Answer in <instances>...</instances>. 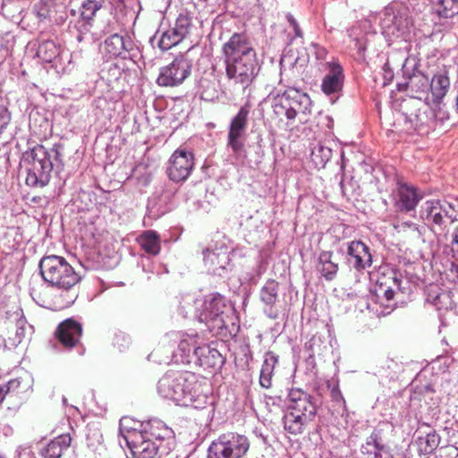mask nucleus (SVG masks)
Wrapping results in <instances>:
<instances>
[{
  "instance_id": "11",
  "label": "nucleus",
  "mask_w": 458,
  "mask_h": 458,
  "mask_svg": "<svg viewBox=\"0 0 458 458\" xmlns=\"http://www.w3.org/2000/svg\"><path fill=\"white\" fill-rule=\"evenodd\" d=\"M191 70L192 61L180 55L172 63L160 68L156 82L160 87H177L191 75Z\"/></svg>"
},
{
  "instance_id": "21",
  "label": "nucleus",
  "mask_w": 458,
  "mask_h": 458,
  "mask_svg": "<svg viewBox=\"0 0 458 458\" xmlns=\"http://www.w3.org/2000/svg\"><path fill=\"white\" fill-rule=\"evenodd\" d=\"M133 49V42L129 37H123L114 33L108 37L104 42V51L108 58H126L127 55Z\"/></svg>"
},
{
  "instance_id": "41",
  "label": "nucleus",
  "mask_w": 458,
  "mask_h": 458,
  "mask_svg": "<svg viewBox=\"0 0 458 458\" xmlns=\"http://www.w3.org/2000/svg\"><path fill=\"white\" fill-rule=\"evenodd\" d=\"M191 26V17L188 13H182L177 17L173 28L176 30L184 39L189 35Z\"/></svg>"
},
{
  "instance_id": "19",
  "label": "nucleus",
  "mask_w": 458,
  "mask_h": 458,
  "mask_svg": "<svg viewBox=\"0 0 458 458\" xmlns=\"http://www.w3.org/2000/svg\"><path fill=\"white\" fill-rule=\"evenodd\" d=\"M421 199L422 195L417 188L406 183H398L394 207L399 211L410 212L415 209Z\"/></svg>"
},
{
  "instance_id": "34",
  "label": "nucleus",
  "mask_w": 458,
  "mask_h": 458,
  "mask_svg": "<svg viewBox=\"0 0 458 458\" xmlns=\"http://www.w3.org/2000/svg\"><path fill=\"white\" fill-rule=\"evenodd\" d=\"M13 315L15 320V333L14 336L10 339L13 341V345H18L22 342L25 336L30 333L32 327L28 325V322L23 316L22 310L18 309Z\"/></svg>"
},
{
  "instance_id": "16",
  "label": "nucleus",
  "mask_w": 458,
  "mask_h": 458,
  "mask_svg": "<svg viewBox=\"0 0 458 458\" xmlns=\"http://www.w3.org/2000/svg\"><path fill=\"white\" fill-rule=\"evenodd\" d=\"M372 255L369 248L361 241L348 242L346 252L347 264L358 272H362L372 265Z\"/></svg>"
},
{
  "instance_id": "12",
  "label": "nucleus",
  "mask_w": 458,
  "mask_h": 458,
  "mask_svg": "<svg viewBox=\"0 0 458 458\" xmlns=\"http://www.w3.org/2000/svg\"><path fill=\"white\" fill-rule=\"evenodd\" d=\"M402 71L406 81L404 83H399L398 89L400 90L409 89L412 97L418 99H421L423 96L427 95L425 99L429 101L428 94L429 80L423 72L417 69L415 60L406 59Z\"/></svg>"
},
{
  "instance_id": "1",
  "label": "nucleus",
  "mask_w": 458,
  "mask_h": 458,
  "mask_svg": "<svg viewBox=\"0 0 458 458\" xmlns=\"http://www.w3.org/2000/svg\"><path fill=\"white\" fill-rule=\"evenodd\" d=\"M131 420H120V432L134 458H156L169 454L174 432L160 420H151L131 427Z\"/></svg>"
},
{
  "instance_id": "53",
  "label": "nucleus",
  "mask_w": 458,
  "mask_h": 458,
  "mask_svg": "<svg viewBox=\"0 0 458 458\" xmlns=\"http://www.w3.org/2000/svg\"><path fill=\"white\" fill-rule=\"evenodd\" d=\"M293 30L294 31L295 37H298V38L302 37V31H301L299 24H297L296 27H293Z\"/></svg>"
},
{
  "instance_id": "6",
  "label": "nucleus",
  "mask_w": 458,
  "mask_h": 458,
  "mask_svg": "<svg viewBox=\"0 0 458 458\" xmlns=\"http://www.w3.org/2000/svg\"><path fill=\"white\" fill-rule=\"evenodd\" d=\"M194 316L201 323H205L208 330L214 335H224L228 328L232 317L225 312V298L216 293L205 300H196Z\"/></svg>"
},
{
  "instance_id": "45",
  "label": "nucleus",
  "mask_w": 458,
  "mask_h": 458,
  "mask_svg": "<svg viewBox=\"0 0 458 458\" xmlns=\"http://www.w3.org/2000/svg\"><path fill=\"white\" fill-rule=\"evenodd\" d=\"M21 386V381L19 379H11L6 384L0 386V388H3L4 394L13 393L16 391Z\"/></svg>"
},
{
  "instance_id": "13",
  "label": "nucleus",
  "mask_w": 458,
  "mask_h": 458,
  "mask_svg": "<svg viewBox=\"0 0 458 458\" xmlns=\"http://www.w3.org/2000/svg\"><path fill=\"white\" fill-rule=\"evenodd\" d=\"M166 339L178 344V352L174 354V359L175 362L181 363H191L196 347L203 344L197 333L171 332L166 335Z\"/></svg>"
},
{
  "instance_id": "42",
  "label": "nucleus",
  "mask_w": 458,
  "mask_h": 458,
  "mask_svg": "<svg viewBox=\"0 0 458 458\" xmlns=\"http://www.w3.org/2000/svg\"><path fill=\"white\" fill-rule=\"evenodd\" d=\"M131 344V339L128 334L122 331H118L114 334L113 345L117 348L119 352L127 350Z\"/></svg>"
},
{
  "instance_id": "18",
  "label": "nucleus",
  "mask_w": 458,
  "mask_h": 458,
  "mask_svg": "<svg viewBox=\"0 0 458 458\" xmlns=\"http://www.w3.org/2000/svg\"><path fill=\"white\" fill-rule=\"evenodd\" d=\"M81 335L82 327L73 318L61 322L55 330L56 338L67 349L74 347L79 343Z\"/></svg>"
},
{
  "instance_id": "2",
  "label": "nucleus",
  "mask_w": 458,
  "mask_h": 458,
  "mask_svg": "<svg viewBox=\"0 0 458 458\" xmlns=\"http://www.w3.org/2000/svg\"><path fill=\"white\" fill-rule=\"evenodd\" d=\"M225 74L229 81L247 89L258 76L260 65L250 38L233 33L222 47Z\"/></svg>"
},
{
  "instance_id": "26",
  "label": "nucleus",
  "mask_w": 458,
  "mask_h": 458,
  "mask_svg": "<svg viewBox=\"0 0 458 458\" xmlns=\"http://www.w3.org/2000/svg\"><path fill=\"white\" fill-rule=\"evenodd\" d=\"M288 98L293 111V120L298 114L310 113L311 100L308 94L298 90L295 88L288 89Z\"/></svg>"
},
{
  "instance_id": "14",
  "label": "nucleus",
  "mask_w": 458,
  "mask_h": 458,
  "mask_svg": "<svg viewBox=\"0 0 458 458\" xmlns=\"http://www.w3.org/2000/svg\"><path fill=\"white\" fill-rule=\"evenodd\" d=\"M231 249L224 240L212 242L203 250V261L205 266L214 274L220 275L230 263Z\"/></svg>"
},
{
  "instance_id": "47",
  "label": "nucleus",
  "mask_w": 458,
  "mask_h": 458,
  "mask_svg": "<svg viewBox=\"0 0 458 458\" xmlns=\"http://www.w3.org/2000/svg\"><path fill=\"white\" fill-rule=\"evenodd\" d=\"M383 77H384V85H387L394 79V72L389 67V64L386 63L383 66Z\"/></svg>"
},
{
  "instance_id": "29",
  "label": "nucleus",
  "mask_w": 458,
  "mask_h": 458,
  "mask_svg": "<svg viewBox=\"0 0 458 458\" xmlns=\"http://www.w3.org/2000/svg\"><path fill=\"white\" fill-rule=\"evenodd\" d=\"M277 362L278 356L276 353L271 351L265 353L259 374V385L261 387L268 389L272 386V377Z\"/></svg>"
},
{
  "instance_id": "51",
  "label": "nucleus",
  "mask_w": 458,
  "mask_h": 458,
  "mask_svg": "<svg viewBox=\"0 0 458 458\" xmlns=\"http://www.w3.org/2000/svg\"><path fill=\"white\" fill-rule=\"evenodd\" d=\"M394 295V292L391 288H387L384 290V296L387 301L393 300Z\"/></svg>"
},
{
  "instance_id": "38",
  "label": "nucleus",
  "mask_w": 458,
  "mask_h": 458,
  "mask_svg": "<svg viewBox=\"0 0 458 458\" xmlns=\"http://www.w3.org/2000/svg\"><path fill=\"white\" fill-rule=\"evenodd\" d=\"M440 437L436 431L428 433L425 437H419L420 452L424 454H431L439 445Z\"/></svg>"
},
{
  "instance_id": "57",
  "label": "nucleus",
  "mask_w": 458,
  "mask_h": 458,
  "mask_svg": "<svg viewBox=\"0 0 458 458\" xmlns=\"http://www.w3.org/2000/svg\"><path fill=\"white\" fill-rule=\"evenodd\" d=\"M114 2H123V0H113Z\"/></svg>"
},
{
  "instance_id": "22",
  "label": "nucleus",
  "mask_w": 458,
  "mask_h": 458,
  "mask_svg": "<svg viewBox=\"0 0 458 458\" xmlns=\"http://www.w3.org/2000/svg\"><path fill=\"white\" fill-rule=\"evenodd\" d=\"M193 356L196 358L195 363H198L204 369H220L225 363V358L215 348L206 345L196 347Z\"/></svg>"
},
{
  "instance_id": "20",
  "label": "nucleus",
  "mask_w": 458,
  "mask_h": 458,
  "mask_svg": "<svg viewBox=\"0 0 458 458\" xmlns=\"http://www.w3.org/2000/svg\"><path fill=\"white\" fill-rule=\"evenodd\" d=\"M279 284L273 279L267 280L259 292V298L264 304V313L271 319H276L279 312L276 308L278 297Z\"/></svg>"
},
{
  "instance_id": "44",
  "label": "nucleus",
  "mask_w": 458,
  "mask_h": 458,
  "mask_svg": "<svg viewBox=\"0 0 458 458\" xmlns=\"http://www.w3.org/2000/svg\"><path fill=\"white\" fill-rule=\"evenodd\" d=\"M431 302L437 310H447L451 308L450 295L445 292L436 294Z\"/></svg>"
},
{
  "instance_id": "46",
  "label": "nucleus",
  "mask_w": 458,
  "mask_h": 458,
  "mask_svg": "<svg viewBox=\"0 0 458 458\" xmlns=\"http://www.w3.org/2000/svg\"><path fill=\"white\" fill-rule=\"evenodd\" d=\"M394 228L400 232H405L411 230V232H418V225L412 222H402L394 225Z\"/></svg>"
},
{
  "instance_id": "50",
  "label": "nucleus",
  "mask_w": 458,
  "mask_h": 458,
  "mask_svg": "<svg viewBox=\"0 0 458 458\" xmlns=\"http://www.w3.org/2000/svg\"><path fill=\"white\" fill-rule=\"evenodd\" d=\"M450 274L454 276V280L458 283V265L453 263L450 267Z\"/></svg>"
},
{
  "instance_id": "10",
  "label": "nucleus",
  "mask_w": 458,
  "mask_h": 458,
  "mask_svg": "<svg viewBox=\"0 0 458 458\" xmlns=\"http://www.w3.org/2000/svg\"><path fill=\"white\" fill-rule=\"evenodd\" d=\"M382 33L390 39L405 37L411 25L406 11L398 10L394 5L386 6L380 20Z\"/></svg>"
},
{
  "instance_id": "7",
  "label": "nucleus",
  "mask_w": 458,
  "mask_h": 458,
  "mask_svg": "<svg viewBox=\"0 0 458 458\" xmlns=\"http://www.w3.org/2000/svg\"><path fill=\"white\" fill-rule=\"evenodd\" d=\"M250 446V440L245 435L225 432L211 442L207 458H242Z\"/></svg>"
},
{
  "instance_id": "52",
  "label": "nucleus",
  "mask_w": 458,
  "mask_h": 458,
  "mask_svg": "<svg viewBox=\"0 0 458 458\" xmlns=\"http://www.w3.org/2000/svg\"><path fill=\"white\" fill-rule=\"evenodd\" d=\"M286 20L292 27H296V25L298 24L297 21L294 19V17L291 13H288L286 15Z\"/></svg>"
},
{
  "instance_id": "27",
  "label": "nucleus",
  "mask_w": 458,
  "mask_h": 458,
  "mask_svg": "<svg viewBox=\"0 0 458 458\" xmlns=\"http://www.w3.org/2000/svg\"><path fill=\"white\" fill-rule=\"evenodd\" d=\"M71 441L70 435H60L42 448L40 454L44 458H60L63 453L69 448Z\"/></svg>"
},
{
  "instance_id": "55",
  "label": "nucleus",
  "mask_w": 458,
  "mask_h": 458,
  "mask_svg": "<svg viewBox=\"0 0 458 458\" xmlns=\"http://www.w3.org/2000/svg\"><path fill=\"white\" fill-rule=\"evenodd\" d=\"M3 391H4L3 388H0V403L3 402V400L5 397V394Z\"/></svg>"
},
{
  "instance_id": "40",
  "label": "nucleus",
  "mask_w": 458,
  "mask_h": 458,
  "mask_svg": "<svg viewBox=\"0 0 458 458\" xmlns=\"http://www.w3.org/2000/svg\"><path fill=\"white\" fill-rule=\"evenodd\" d=\"M72 18L71 23H74V28L78 32L76 38L79 42H81L85 38V36L90 32L94 20H86L79 16Z\"/></svg>"
},
{
  "instance_id": "43",
  "label": "nucleus",
  "mask_w": 458,
  "mask_h": 458,
  "mask_svg": "<svg viewBox=\"0 0 458 458\" xmlns=\"http://www.w3.org/2000/svg\"><path fill=\"white\" fill-rule=\"evenodd\" d=\"M34 10L40 19H47L51 16L52 4L48 0H40L34 5Z\"/></svg>"
},
{
  "instance_id": "17",
  "label": "nucleus",
  "mask_w": 458,
  "mask_h": 458,
  "mask_svg": "<svg viewBox=\"0 0 458 458\" xmlns=\"http://www.w3.org/2000/svg\"><path fill=\"white\" fill-rule=\"evenodd\" d=\"M287 410L296 413H303L315 418L318 411V404L315 398L300 388H293L288 393Z\"/></svg>"
},
{
  "instance_id": "48",
  "label": "nucleus",
  "mask_w": 458,
  "mask_h": 458,
  "mask_svg": "<svg viewBox=\"0 0 458 458\" xmlns=\"http://www.w3.org/2000/svg\"><path fill=\"white\" fill-rule=\"evenodd\" d=\"M451 251L454 256L458 255V226L452 233Z\"/></svg>"
},
{
  "instance_id": "32",
  "label": "nucleus",
  "mask_w": 458,
  "mask_h": 458,
  "mask_svg": "<svg viewBox=\"0 0 458 458\" xmlns=\"http://www.w3.org/2000/svg\"><path fill=\"white\" fill-rule=\"evenodd\" d=\"M137 242L149 255L156 256L160 252V238L156 231L148 230L143 232L137 237Z\"/></svg>"
},
{
  "instance_id": "31",
  "label": "nucleus",
  "mask_w": 458,
  "mask_h": 458,
  "mask_svg": "<svg viewBox=\"0 0 458 458\" xmlns=\"http://www.w3.org/2000/svg\"><path fill=\"white\" fill-rule=\"evenodd\" d=\"M360 450L363 454H373V458H394L390 449L378 442V436L375 433L370 435Z\"/></svg>"
},
{
  "instance_id": "9",
  "label": "nucleus",
  "mask_w": 458,
  "mask_h": 458,
  "mask_svg": "<svg viewBox=\"0 0 458 458\" xmlns=\"http://www.w3.org/2000/svg\"><path fill=\"white\" fill-rule=\"evenodd\" d=\"M250 106H242L238 113L232 118L228 134L227 148L231 149L234 157L239 158L245 153V132L248 126Z\"/></svg>"
},
{
  "instance_id": "33",
  "label": "nucleus",
  "mask_w": 458,
  "mask_h": 458,
  "mask_svg": "<svg viewBox=\"0 0 458 458\" xmlns=\"http://www.w3.org/2000/svg\"><path fill=\"white\" fill-rule=\"evenodd\" d=\"M104 0H83L79 10H70V15L72 17L79 16L86 20H94L97 12L102 8Z\"/></svg>"
},
{
  "instance_id": "4",
  "label": "nucleus",
  "mask_w": 458,
  "mask_h": 458,
  "mask_svg": "<svg viewBox=\"0 0 458 458\" xmlns=\"http://www.w3.org/2000/svg\"><path fill=\"white\" fill-rule=\"evenodd\" d=\"M23 159L29 165L26 184L30 187H45L55 167L58 169L61 165L60 146L55 144L52 148L47 149L42 145H37L23 154Z\"/></svg>"
},
{
  "instance_id": "5",
  "label": "nucleus",
  "mask_w": 458,
  "mask_h": 458,
  "mask_svg": "<svg viewBox=\"0 0 458 458\" xmlns=\"http://www.w3.org/2000/svg\"><path fill=\"white\" fill-rule=\"evenodd\" d=\"M43 280L51 287L63 292H72L81 281L79 273L62 256H44L38 264Z\"/></svg>"
},
{
  "instance_id": "39",
  "label": "nucleus",
  "mask_w": 458,
  "mask_h": 458,
  "mask_svg": "<svg viewBox=\"0 0 458 458\" xmlns=\"http://www.w3.org/2000/svg\"><path fill=\"white\" fill-rule=\"evenodd\" d=\"M37 54L43 61L49 63L59 55V50L54 41L47 40L38 46Z\"/></svg>"
},
{
  "instance_id": "30",
  "label": "nucleus",
  "mask_w": 458,
  "mask_h": 458,
  "mask_svg": "<svg viewBox=\"0 0 458 458\" xmlns=\"http://www.w3.org/2000/svg\"><path fill=\"white\" fill-rule=\"evenodd\" d=\"M450 86L449 78L445 73H437L433 76L429 81L428 89L431 92V99L429 101L438 104L446 95Z\"/></svg>"
},
{
  "instance_id": "58",
  "label": "nucleus",
  "mask_w": 458,
  "mask_h": 458,
  "mask_svg": "<svg viewBox=\"0 0 458 458\" xmlns=\"http://www.w3.org/2000/svg\"><path fill=\"white\" fill-rule=\"evenodd\" d=\"M0 458H4V457L0 456Z\"/></svg>"
},
{
  "instance_id": "54",
  "label": "nucleus",
  "mask_w": 458,
  "mask_h": 458,
  "mask_svg": "<svg viewBox=\"0 0 458 458\" xmlns=\"http://www.w3.org/2000/svg\"><path fill=\"white\" fill-rule=\"evenodd\" d=\"M77 297V294L75 293H72V294L69 297V299L66 301L65 305L69 306L72 304Z\"/></svg>"
},
{
  "instance_id": "56",
  "label": "nucleus",
  "mask_w": 458,
  "mask_h": 458,
  "mask_svg": "<svg viewBox=\"0 0 458 458\" xmlns=\"http://www.w3.org/2000/svg\"><path fill=\"white\" fill-rule=\"evenodd\" d=\"M6 156H7V153H4V157H3V158H4V159H6V158H7V157H6Z\"/></svg>"
},
{
  "instance_id": "3",
  "label": "nucleus",
  "mask_w": 458,
  "mask_h": 458,
  "mask_svg": "<svg viewBox=\"0 0 458 458\" xmlns=\"http://www.w3.org/2000/svg\"><path fill=\"white\" fill-rule=\"evenodd\" d=\"M200 382L195 373L182 370H168L157 383L158 394L176 404L202 409L208 397L200 394Z\"/></svg>"
},
{
  "instance_id": "37",
  "label": "nucleus",
  "mask_w": 458,
  "mask_h": 458,
  "mask_svg": "<svg viewBox=\"0 0 458 458\" xmlns=\"http://www.w3.org/2000/svg\"><path fill=\"white\" fill-rule=\"evenodd\" d=\"M182 40H183V38L180 33H178V31H176V30L174 28H170L162 32L158 41V47L163 51L169 50L173 47L179 44Z\"/></svg>"
},
{
  "instance_id": "15",
  "label": "nucleus",
  "mask_w": 458,
  "mask_h": 458,
  "mask_svg": "<svg viewBox=\"0 0 458 458\" xmlns=\"http://www.w3.org/2000/svg\"><path fill=\"white\" fill-rule=\"evenodd\" d=\"M194 167V156L191 151L176 149L169 158L166 173L175 182H184Z\"/></svg>"
},
{
  "instance_id": "36",
  "label": "nucleus",
  "mask_w": 458,
  "mask_h": 458,
  "mask_svg": "<svg viewBox=\"0 0 458 458\" xmlns=\"http://www.w3.org/2000/svg\"><path fill=\"white\" fill-rule=\"evenodd\" d=\"M332 157V149L321 143L316 144L311 150V159L318 167H324Z\"/></svg>"
},
{
  "instance_id": "25",
  "label": "nucleus",
  "mask_w": 458,
  "mask_h": 458,
  "mask_svg": "<svg viewBox=\"0 0 458 458\" xmlns=\"http://www.w3.org/2000/svg\"><path fill=\"white\" fill-rule=\"evenodd\" d=\"M315 418L309 417L303 413H296L287 410L284 418V428L285 431L292 435H300L304 432L308 424H310Z\"/></svg>"
},
{
  "instance_id": "23",
  "label": "nucleus",
  "mask_w": 458,
  "mask_h": 458,
  "mask_svg": "<svg viewBox=\"0 0 458 458\" xmlns=\"http://www.w3.org/2000/svg\"><path fill=\"white\" fill-rule=\"evenodd\" d=\"M328 73L324 77L321 83V89L326 95H332L340 92L344 85V71L338 63H328Z\"/></svg>"
},
{
  "instance_id": "28",
  "label": "nucleus",
  "mask_w": 458,
  "mask_h": 458,
  "mask_svg": "<svg viewBox=\"0 0 458 458\" xmlns=\"http://www.w3.org/2000/svg\"><path fill=\"white\" fill-rule=\"evenodd\" d=\"M273 114L279 119L285 117L288 121H293V111L288 98V89L282 94H277L272 99Z\"/></svg>"
},
{
  "instance_id": "24",
  "label": "nucleus",
  "mask_w": 458,
  "mask_h": 458,
  "mask_svg": "<svg viewBox=\"0 0 458 458\" xmlns=\"http://www.w3.org/2000/svg\"><path fill=\"white\" fill-rule=\"evenodd\" d=\"M316 269L327 281H332L336 277L339 265L334 259L333 251L323 250L318 254Z\"/></svg>"
},
{
  "instance_id": "35",
  "label": "nucleus",
  "mask_w": 458,
  "mask_h": 458,
  "mask_svg": "<svg viewBox=\"0 0 458 458\" xmlns=\"http://www.w3.org/2000/svg\"><path fill=\"white\" fill-rule=\"evenodd\" d=\"M439 17L452 18L458 14V0H428Z\"/></svg>"
},
{
  "instance_id": "49",
  "label": "nucleus",
  "mask_w": 458,
  "mask_h": 458,
  "mask_svg": "<svg viewBox=\"0 0 458 458\" xmlns=\"http://www.w3.org/2000/svg\"><path fill=\"white\" fill-rule=\"evenodd\" d=\"M312 47L314 48V54L318 60L325 59L327 52L326 48L318 46V44H312Z\"/></svg>"
},
{
  "instance_id": "8",
  "label": "nucleus",
  "mask_w": 458,
  "mask_h": 458,
  "mask_svg": "<svg viewBox=\"0 0 458 458\" xmlns=\"http://www.w3.org/2000/svg\"><path fill=\"white\" fill-rule=\"evenodd\" d=\"M420 218L428 225L442 227L445 218L451 223L458 221V199H428L420 208Z\"/></svg>"
}]
</instances>
